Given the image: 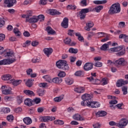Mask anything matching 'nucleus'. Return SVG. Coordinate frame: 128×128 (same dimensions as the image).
Here are the masks:
<instances>
[{
  "instance_id": "obj_1",
  "label": "nucleus",
  "mask_w": 128,
  "mask_h": 128,
  "mask_svg": "<svg viewBox=\"0 0 128 128\" xmlns=\"http://www.w3.org/2000/svg\"><path fill=\"white\" fill-rule=\"evenodd\" d=\"M82 101L81 102V105L83 106H88L93 108H100V104L98 102H92V96H90V94H86L82 96Z\"/></svg>"
},
{
  "instance_id": "obj_2",
  "label": "nucleus",
  "mask_w": 128,
  "mask_h": 128,
  "mask_svg": "<svg viewBox=\"0 0 128 128\" xmlns=\"http://www.w3.org/2000/svg\"><path fill=\"white\" fill-rule=\"evenodd\" d=\"M102 8H104V6H99L90 10V9L88 8L82 9L78 13V15L80 16V20H84L86 18V14H88V12H100V11L102 10Z\"/></svg>"
},
{
  "instance_id": "obj_3",
  "label": "nucleus",
  "mask_w": 128,
  "mask_h": 128,
  "mask_svg": "<svg viewBox=\"0 0 128 128\" xmlns=\"http://www.w3.org/2000/svg\"><path fill=\"white\" fill-rule=\"evenodd\" d=\"M4 56L8 58V59H6V60L9 64H13V62L16 61V56H14V52L12 50H6V52H4Z\"/></svg>"
},
{
  "instance_id": "obj_4",
  "label": "nucleus",
  "mask_w": 128,
  "mask_h": 128,
  "mask_svg": "<svg viewBox=\"0 0 128 128\" xmlns=\"http://www.w3.org/2000/svg\"><path fill=\"white\" fill-rule=\"evenodd\" d=\"M124 46H119L118 47L110 48L108 50L109 52H118L116 56H120L126 54V48L124 49Z\"/></svg>"
},
{
  "instance_id": "obj_5",
  "label": "nucleus",
  "mask_w": 128,
  "mask_h": 128,
  "mask_svg": "<svg viewBox=\"0 0 128 128\" xmlns=\"http://www.w3.org/2000/svg\"><path fill=\"white\" fill-rule=\"evenodd\" d=\"M56 66L59 68V70H70V66H68V64L66 60H59L56 62Z\"/></svg>"
},
{
  "instance_id": "obj_6",
  "label": "nucleus",
  "mask_w": 128,
  "mask_h": 128,
  "mask_svg": "<svg viewBox=\"0 0 128 128\" xmlns=\"http://www.w3.org/2000/svg\"><path fill=\"white\" fill-rule=\"evenodd\" d=\"M120 12V4L119 3H115L110 6L109 10V14H114Z\"/></svg>"
},
{
  "instance_id": "obj_7",
  "label": "nucleus",
  "mask_w": 128,
  "mask_h": 128,
  "mask_svg": "<svg viewBox=\"0 0 128 128\" xmlns=\"http://www.w3.org/2000/svg\"><path fill=\"white\" fill-rule=\"evenodd\" d=\"M26 16V22H30V24H36V22H38V19H36V16H32V11L27 12ZM31 16L32 17L30 18Z\"/></svg>"
},
{
  "instance_id": "obj_8",
  "label": "nucleus",
  "mask_w": 128,
  "mask_h": 128,
  "mask_svg": "<svg viewBox=\"0 0 128 128\" xmlns=\"http://www.w3.org/2000/svg\"><path fill=\"white\" fill-rule=\"evenodd\" d=\"M113 64L116 66H126L128 62L126 60H124V58H120L118 60L114 61Z\"/></svg>"
},
{
  "instance_id": "obj_9",
  "label": "nucleus",
  "mask_w": 128,
  "mask_h": 128,
  "mask_svg": "<svg viewBox=\"0 0 128 128\" xmlns=\"http://www.w3.org/2000/svg\"><path fill=\"white\" fill-rule=\"evenodd\" d=\"M40 120L42 122H52V120H56V118L50 116H45L40 117Z\"/></svg>"
},
{
  "instance_id": "obj_10",
  "label": "nucleus",
  "mask_w": 128,
  "mask_h": 128,
  "mask_svg": "<svg viewBox=\"0 0 128 128\" xmlns=\"http://www.w3.org/2000/svg\"><path fill=\"white\" fill-rule=\"evenodd\" d=\"M128 120L126 118H122L117 124V126L120 128H124V127L128 124Z\"/></svg>"
},
{
  "instance_id": "obj_11",
  "label": "nucleus",
  "mask_w": 128,
  "mask_h": 128,
  "mask_svg": "<svg viewBox=\"0 0 128 128\" xmlns=\"http://www.w3.org/2000/svg\"><path fill=\"white\" fill-rule=\"evenodd\" d=\"M4 4H7L8 8H12L16 4V0H4Z\"/></svg>"
},
{
  "instance_id": "obj_12",
  "label": "nucleus",
  "mask_w": 128,
  "mask_h": 128,
  "mask_svg": "<svg viewBox=\"0 0 128 128\" xmlns=\"http://www.w3.org/2000/svg\"><path fill=\"white\" fill-rule=\"evenodd\" d=\"M128 84V80H124L122 79L118 80L116 83V86H118V88H120V86H124L125 84Z\"/></svg>"
},
{
  "instance_id": "obj_13",
  "label": "nucleus",
  "mask_w": 128,
  "mask_h": 128,
  "mask_svg": "<svg viewBox=\"0 0 128 128\" xmlns=\"http://www.w3.org/2000/svg\"><path fill=\"white\" fill-rule=\"evenodd\" d=\"M87 80H88L90 82L93 84H100V80L94 78V77H88L87 78Z\"/></svg>"
},
{
  "instance_id": "obj_14",
  "label": "nucleus",
  "mask_w": 128,
  "mask_h": 128,
  "mask_svg": "<svg viewBox=\"0 0 128 128\" xmlns=\"http://www.w3.org/2000/svg\"><path fill=\"white\" fill-rule=\"evenodd\" d=\"M61 26L64 28H68V18H64L61 23Z\"/></svg>"
},
{
  "instance_id": "obj_15",
  "label": "nucleus",
  "mask_w": 128,
  "mask_h": 128,
  "mask_svg": "<svg viewBox=\"0 0 128 128\" xmlns=\"http://www.w3.org/2000/svg\"><path fill=\"white\" fill-rule=\"evenodd\" d=\"M93 68V64L90 62H87L84 64V70H90Z\"/></svg>"
},
{
  "instance_id": "obj_16",
  "label": "nucleus",
  "mask_w": 128,
  "mask_h": 128,
  "mask_svg": "<svg viewBox=\"0 0 128 128\" xmlns=\"http://www.w3.org/2000/svg\"><path fill=\"white\" fill-rule=\"evenodd\" d=\"M24 104L26 106H34V103L32 100L30 98H26L24 100Z\"/></svg>"
},
{
  "instance_id": "obj_17",
  "label": "nucleus",
  "mask_w": 128,
  "mask_h": 128,
  "mask_svg": "<svg viewBox=\"0 0 128 128\" xmlns=\"http://www.w3.org/2000/svg\"><path fill=\"white\" fill-rule=\"evenodd\" d=\"M44 54L47 56L48 58L52 54V48H45L44 50Z\"/></svg>"
},
{
  "instance_id": "obj_18",
  "label": "nucleus",
  "mask_w": 128,
  "mask_h": 128,
  "mask_svg": "<svg viewBox=\"0 0 128 128\" xmlns=\"http://www.w3.org/2000/svg\"><path fill=\"white\" fill-rule=\"evenodd\" d=\"M94 26V22H92L89 21L86 24V26L84 28V30H88V32H90V30L91 28H92Z\"/></svg>"
},
{
  "instance_id": "obj_19",
  "label": "nucleus",
  "mask_w": 128,
  "mask_h": 128,
  "mask_svg": "<svg viewBox=\"0 0 128 128\" xmlns=\"http://www.w3.org/2000/svg\"><path fill=\"white\" fill-rule=\"evenodd\" d=\"M46 30L48 34L53 35V34H56V31L54 30V29H52V27L50 26H48V27H46Z\"/></svg>"
},
{
  "instance_id": "obj_20",
  "label": "nucleus",
  "mask_w": 128,
  "mask_h": 128,
  "mask_svg": "<svg viewBox=\"0 0 128 128\" xmlns=\"http://www.w3.org/2000/svg\"><path fill=\"white\" fill-rule=\"evenodd\" d=\"M74 90L78 94H82V92H84V88L82 86L77 87L74 88Z\"/></svg>"
},
{
  "instance_id": "obj_21",
  "label": "nucleus",
  "mask_w": 128,
  "mask_h": 128,
  "mask_svg": "<svg viewBox=\"0 0 128 128\" xmlns=\"http://www.w3.org/2000/svg\"><path fill=\"white\" fill-rule=\"evenodd\" d=\"M50 14L51 16H58L62 14V12L57 11L56 10L52 9L50 10Z\"/></svg>"
},
{
  "instance_id": "obj_22",
  "label": "nucleus",
  "mask_w": 128,
  "mask_h": 128,
  "mask_svg": "<svg viewBox=\"0 0 128 128\" xmlns=\"http://www.w3.org/2000/svg\"><path fill=\"white\" fill-rule=\"evenodd\" d=\"M1 88L2 90H2V93L3 94H12V91H10L8 89H5L6 86H2Z\"/></svg>"
},
{
  "instance_id": "obj_23",
  "label": "nucleus",
  "mask_w": 128,
  "mask_h": 128,
  "mask_svg": "<svg viewBox=\"0 0 128 128\" xmlns=\"http://www.w3.org/2000/svg\"><path fill=\"white\" fill-rule=\"evenodd\" d=\"M62 82V79L61 78L56 77L52 78V82L54 84H60Z\"/></svg>"
},
{
  "instance_id": "obj_24",
  "label": "nucleus",
  "mask_w": 128,
  "mask_h": 128,
  "mask_svg": "<svg viewBox=\"0 0 128 128\" xmlns=\"http://www.w3.org/2000/svg\"><path fill=\"white\" fill-rule=\"evenodd\" d=\"M23 122L26 124H27L28 126L32 122V118H30L29 117H26L23 119Z\"/></svg>"
},
{
  "instance_id": "obj_25",
  "label": "nucleus",
  "mask_w": 128,
  "mask_h": 128,
  "mask_svg": "<svg viewBox=\"0 0 128 128\" xmlns=\"http://www.w3.org/2000/svg\"><path fill=\"white\" fill-rule=\"evenodd\" d=\"M96 114L98 117L106 116L108 114V112L106 111H99L96 113Z\"/></svg>"
},
{
  "instance_id": "obj_26",
  "label": "nucleus",
  "mask_w": 128,
  "mask_h": 128,
  "mask_svg": "<svg viewBox=\"0 0 128 128\" xmlns=\"http://www.w3.org/2000/svg\"><path fill=\"white\" fill-rule=\"evenodd\" d=\"M73 118L76 120H84V118L82 117V116H80L79 114H74L73 116Z\"/></svg>"
},
{
  "instance_id": "obj_27",
  "label": "nucleus",
  "mask_w": 128,
  "mask_h": 128,
  "mask_svg": "<svg viewBox=\"0 0 128 128\" xmlns=\"http://www.w3.org/2000/svg\"><path fill=\"white\" fill-rule=\"evenodd\" d=\"M34 80L30 78L28 79L26 82V84L28 88H32V84H34V83L32 82H34Z\"/></svg>"
},
{
  "instance_id": "obj_28",
  "label": "nucleus",
  "mask_w": 128,
  "mask_h": 128,
  "mask_svg": "<svg viewBox=\"0 0 128 128\" xmlns=\"http://www.w3.org/2000/svg\"><path fill=\"white\" fill-rule=\"evenodd\" d=\"M10 82L13 84V86H18V84H22V80H11Z\"/></svg>"
},
{
  "instance_id": "obj_29",
  "label": "nucleus",
  "mask_w": 128,
  "mask_h": 128,
  "mask_svg": "<svg viewBox=\"0 0 128 128\" xmlns=\"http://www.w3.org/2000/svg\"><path fill=\"white\" fill-rule=\"evenodd\" d=\"M12 76L10 74H8L3 76L2 77V78L3 80H10L12 79Z\"/></svg>"
},
{
  "instance_id": "obj_30",
  "label": "nucleus",
  "mask_w": 128,
  "mask_h": 128,
  "mask_svg": "<svg viewBox=\"0 0 128 128\" xmlns=\"http://www.w3.org/2000/svg\"><path fill=\"white\" fill-rule=\"evenodd\" d=\"M108 44H104L101 46V47L100 48V50H104V52H106L108 50Z\"/></svg>"
},
{
  "instance_id": "obj_31",
  "label": "nucleus",
  "mask_w": 128,
  "mask_h": 128,
  "mask_svg": "<svg viewBox=\"0 0 128 128\" xmlns=\"http://www.w3.org/2000/svg\"><path fill=\"white\" fill-rule=\"evenodd\" d=\"M106 2H108V1H106V0L94 1V4H106Z\"/></svg>"
},
{
  "instance_id": "obj_32",
  "label": "nucleus",
  "mask_w": 128,
  "mask_h": 128,
  "mask_svg": "<svg viewBox=\"0 0 128 128\" xmlns=\"http://www.w3.org/2000/svg\"><path fill=\"white\" fill-rule=\"evenodd\" d=\"M36 94L39 96H42L44 94V89H38Z\"/></svg>"
},
{
  "instance_id": "obj_33",
  "label": "nucleus",
  "mask_w": 128,
  "mask_h": 128,
  "mask_svg": "<svg viewBox=\"0 0 128 128\" xmlns=\"http://www.w3.org/2000/svg\"><path fill=\"white\" fill-rule=\"evenodd\" d=\"M24 94H26V96H34V92L30 90H25L24 91Z\"/></svg>"
},
{
  "instance_id": "obj_34",
  "label": "nucleus",
  "mask_w": 128,
  "mask_h": 128,
  "mask_svg": "<svg viewBox=\"0 0 128 128\" xmlns=\"http://www.w3.org/2000/svg\"><path fill=\"white\" fill-rule=\"evenodd\" d=\"M36 17L37 20V22H38V20H40V22H44V16L43 14H40L38 16H36Z\"/></svg>"
},
{
  "instance_id": "obj_35",
  "label": "nucleus",
  "mask_w": 128,
  "mask_h": 128,
  "mask_svg": "<svg viewBox=\"0 0 128 128\" xmlns=\"http://www.w3.org/2000/svg\"><path fill=\"white\" fill-rule=\"evenodd\" d=\"M67 10H76V5H72V4H70L68 5L67 6Z\"/></svg>"
},
{
  "instance_id": "obj_36",
  "label": "nucleus",
  "mask_w": 128,
  "mask_h": 128,
  "mask_svg": "<svg viewBox=\"0 0 128 128\" xmlns=\"http://www.w3.org/2000/svg\"><path fill=\"white\" fill-rule=\"evenodd\" d=\"M68 52L70 54H78V50L76 48H70Z\"/></svg>"
},
{
  "instance_id": "obj_37",
  "label": "nucleus",
  "mask_w": 128,
  "mask_h": 128,
  "mask_svg": "<svg viewBox=\"0 0 128 128\" xmlns=\"http://www.w3.org/2000/svg\"><path fill=\"white\" fill-rule=\"evenodd\" d=\"M64 100V96H60L58 97H56L54 98V100L56 102H62V100Z\"/></svg>"
},
{
  "instance_id": "obj_38",
  "label": "nucleus",
  "mask_w": 128,
  "mask_h": 128,
  "mask_svg": "<svg viewBox=\"0 0 128 128\" xmlns=\"http://www.w3.org/2000/svg\"><path fill=\"white\" fill-rule=\"evenodd\" d=\"M74 74L76 76H84V71L78 70L76 71Z\"/></svg>"
},
{
  "instance_id": "obj_39",
  "label": "nucleus",
  "mask_w": 128,
  "mask_h": 128,
  "mask_svg": "<svg viewBox=\"0 0 128 128\" xmlns=\"http://www.w3.org/2000/svg\"><path fill=\"white\" fill-rule=\"evenodd\" d=\"M1 112H3V114H8V112H10V109L8 108H4L2 109Z\"/></svg>"
},
{
  "instance_id": "obj_40",
  "label": "nucleus",
  "mask_w": 128,
  "mask_h": 128,
  "mask_svg": "<svg viewBox=\"0 0 128 128\" xmlns=\"http://www.w3.org/2000/svg\"><path fill=\"white\" fill-rule=\"evenodd\" d=\"M65 82L67 84L70 85L74 84V80H70L69 78H66Z\"/></svg>"
},
{
  "instance_id": "obj_41",
  "label": "nucleus",
  "mask_w": 128,
  "mask_h": 128,
  "mask_svg": "<svg viewBox=\"0 0 128 128\" xmlns=\"http://www.w3.org/2000/svg\"><path fill=\"white\" fill-rule=\"evenodd\" d=\"M122 92H123V94L126 96V94H128V86H124L122 88Z\"/></svg>"
},
{
  "instance_id": "obj_42",
  "label": "nucleus",
  "mask_w": 128,
  "mask_h": 128,
  "mask_svg": "<svg viewBox=\"0 0 128 128\" xmlns=\"http://www.w3.org/2000/svg\"><path fill=\"white\" fill-rule=\"evenodd\" d=\"M75 35L76 36L78 37V40H80V42H82L84 40V37L82 36L80 34V33L78 32V33H76Z\"/></svg>"
},
{
  "instance_id": "obj_43",
  "label": "nucleus",
  "mask_w": 128,
  "mask_h": 128,
  "mask_svg": "<svg viewBox=\"0 0 128 128\" xmlns=\"http://www.w3.org/2000/svg\"><path fill=\"white\" fill-rule=\"evenodd\" d=\"M6 64H10L8 62V60L6 59H4L3 60H0V66H4Z\"/></svg>"
},
{
  "instance_id": "obj_44",
  "label": "nucleus",
  "mask_w": 128,
  "mask_h": 128,
  "mask_svg": "<svg viewBox=\"0 0 128 128\" xmlns=\"http://www.w3.org/2000/svg\"><path fill=\"white\" fill-rule=\"evenodd\" d=\"M16 102L18 104H20L22 102V96H18L16 98Z\"/></svg>"
},
{
  "instance_id": "obj_45",
  "label": "nucleus",
  "mask_w": 128,
  "mask_h": 128,
  "mask_svg": "<svg viewBox=\"0 0 128 128\" xmlns=\"http://www.w3.org/2000/svg\"><path fill=\"white\" fill-rule=\"evenodd\" d=\"M54 124H60V126H62L64 122L62 120H56L54 121Z\"/></svg>"
},
{
  "instance_id": "obj_46",
  "label": "nucleus",
  "mask_w": 128,
  "mask_h": 128,
  "mask_svg": "<svg viewBox=\"0 0 128 128\" xmlns=\"http://www.w3.org/2000/svg\"><path fill=\"white\" fill-rule=\"evenodd\" d=\"M43 78H45L46 82H52V78L48 76H44Z\"/></svg>"
},
{
  "instance_id": "obj_47",
  "label": "nucleus",
  "mask_w": 128,
  "mask_h": 128,
  "mask_svg": "<svg viewBox=\"0 0 128 128\" xmlns=\"http://www.w3.org/2000/svg\"><path fill=\"white\" fill-rule=\"evenodd\" d=\"M6 119L8 122H12L14 120V116H12V114L8 115L6 117Z\"/></svg>"
},
{
  "instance_id": "obj_48",
  "label": "nucleus",
  "mask_w": 128,
  "mask_h": 128,
  "mask_svg": "<svg viewBox=\"0 0 128 128\" xmlns=\"http://www.w3.org/2000/svg\"><path fill=\"white\" fill-rule=\"evenodd\" d=\"M66 74L64 72L60 71V72L58 74V76H59L62 78H64V76H66Z\"/></svg>"
},
{
  "instance_id": "obj_49",
  "label": "nucleus",
  "mask_w": 128,
  "mask_h": 128,
  "mask_svg": "<svg viewBox=\"0 0 128 128\" xmlns=\"http://www.w3.org/2000/svg\"><path fill=\"white\" fill-rule=\"evenodd\" d=\"M33 104H40L41 102V100L40 98H35L33 100Z\"/></svg>"
},
{
  "instance_id": "obj_50",
  "label": "nucleus",
  "mask_w": 128,
  "mask_h": 128,
  "mask_svg": "<svg viewBox=\"0 0 128 128\" xmlns=\"http://www.w3.org/2000/svg\"><path fill=\"white\" fill-rule=\"evenodd\" d=\"M65 44H70L72 40L70 38H66V40H64Z\"/></svg>"
},
{
  "instance_id": "obj_51",
  "label": "nucleus",
  "mask_w": 128,
  "mask_h": 128,
  "mask_svg": "<svg viewBox=\"0 0 128 128\" xmlns=\"http://www.w3.org/2000/svg\"><path fill=\"white\" fill-rule=\"evenodd\" d=\"M68 34L70 36H72V35L74 34V30H68Z\"/></svg>"
},
{
  "instance_id": "obj_52",
  "label": "nucleus",
  "mask_w": 128,
  "mask_h": 128,
  "mask_svg": "<svg viewBox=\"0 0 128 128\" xmlns=\"http://www.w3.org/2000/svg\"><path fill=\"white\" fill-rule=\"evenodd\" d=\"M32 42V41L30 40H26L25 43L24 44V48H26L27 46H30V43Z\"/></svg>"
},
{
  "instance_id": "obj_53",
  "label": "nucleus",
  "mask_w": 128,
  "mask_h": 128,
  "mask_svg": "<svg viewBox=\"0 0 128 128\" xmlns=\"http://www.w3.org/2000/svg\"><path fill=\"white\" fill-rule=\"evenodd\" d=\"M6 50H4V48L2 46H0V54H3V56H4V52H6Z\"/></svg>"
},
{
  "instance_id": "obj_54",
  "label": "nucleus",
  "mask_w": 128,
  "mask_h": 128,
  "mask_svg": "<svg viewBox=\"0 0 128 128\" xmlns=\"http://www.w3.org/2000/svg\"><path fill=\"white\" fill-rule=\"evenodd\" d=\"M94 66L98 68H101V66H102V63L98 62H96Z\"/></svg>"
},
{
  "instance_id": "obj_55",
  "label": "nucleus",
  "mask_w": 128,
  "mask_h": 128,
  "mask_svg": "<svg viewBox=\"0 0 128 128\" xmlns=\"http://www.w3.org/2000/svg\"><path fill=\"white\" fill-rule=\"evenodd\" d=\"M23 34L24 36L26 38H28L29 36H30V32L28 31H25L24 33Z\"/></svg>"
},
{
  "instance_id": "obj_56",
  "label": "nucleus",
  "mask_w": 128,
  "mask_h": 128,
  "mask_svg": "<svg viewBox=\"0 0 128 128\" xmlns=\"http://www.w3.org/2000/svg\"><path fill=\"white\" fill-rule=\"evenodd\" d=\"M108 40H110V36H106L104 38L102 39L101 42H108Z\"/></svg>"
},
{
  "instance_id": "obj_57",
  "label": "nucleus",
  "mask_w": 128,
  "mask_h": 128,
  "mask_svg": "<svg viewBox=\"0 0 128 128\" xmlns=\"http://www.w3.org/2000/svg\"><path fill=\"white\" fill-rule=\"evenodd\" d=\"M38 44H39L38 42L36 40H34L32 42L31 44L32 46H38Z\"/></svg>"
},
{
  "instance_id": "obj_58",
  "label": "nucleus",
  "mask_w": 128,
  "mask_h": 128,
  "mask_svg": "<svg viewBox=\"0 0 128 128\" xmlns=\"http://www.w3.org/2000/svg\"><path fill=\"white\" fill-rule=\"evenodd\" d=\"M4 100H5L10 101L12 100V97L11 96H6L4 97Z\"/></svg>"
},
{
  "instance_id": "obj_59",
  "label": "nucleus",
  "mask_w": 128,
  "mask_h": 128,
  "mask_svg": "<svg viewBox=\"0 0 128 128\" xmlns=\"http://www.w3.org/2000/svg\"><path fill=\"white\" fill-rule=\"evenodd\" d=\"M48 0H40V4L42 6L46 4Z\"/></svg>"
},
{
  "instance_id": "obj_60",
  "label": "nucleus",
  "mask_w": 128,
  "mask_h": 128,
  "mask_svg": "<svg viewBox=\"0 0 128 128\" xmlns=\"http://www.w3.org/2000/svg\"><path fill=\"white\" fill-rule=\"evenodd\" d=\"M6 38V35L4 34H0V42H2Z\"/></svg>"
},
{
  "instance_id": "obj_61",
  "label": "nucleus",
  "mask_w": 128,
  "mask_h": 128,
  "mask_svg": "<svg viewBox=\"0 0 128 128\" xmlns=\"http://www.w3.org/2000/svg\"><path fill=\"white\" fill-rule=\"evenodd\" d=\"M109 124H110V126H118V123H116L114 121L110 122Z\"/></svg>"
},
{
  "instance_id": "obj_62",
  "label": "nucleus",
  "mask_w": 128,
  "mask_h": 128,
  "mask_svg": "<svg viewBox=\"0 0 128 128\" xmlns=\"http://www.w3.org/2000/svg\"><path fill=\"white\" fill-rule=\"evenodd\" d=\"M119 26L120 28H124L126 26V22H119Z\"/></svg>"
},
{
  "instance_id": "obj_63",
  "label": "nucleus",
  "mask_w": 128,
  "mask_h": 128,
  "mask_svg": "<svg viewBox=\"0 0 128 128\" xmlns=\"http://www.w3.org/2000/svg\"><path fill=\"white\" fill-rule=\"evenodd\" d=\"M126 36L127 35L126 34H121L119 36V38H124L125 40Z\"/></svg>"
},
{
  "instance_id": "obj_64",
  "label": "nucleus",
  "mask_w": 128,
  "mask_h": 128,
  "mask_svg": "<svg viewBox=\"0 0 128 128\" xmlns=\"http://www.w3.org/2000/svg\"><path fill=\"white\" fill-rule=\"evenodd\" d=\"M94 128H100V123H96L93 125Z\"/></svg>"
}]
</instances>
